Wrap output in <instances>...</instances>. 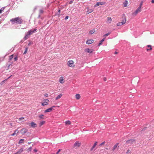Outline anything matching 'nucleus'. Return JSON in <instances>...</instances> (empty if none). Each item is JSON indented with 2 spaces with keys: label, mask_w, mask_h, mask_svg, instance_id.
Listing matches in <instances>:
<instances>
[{
  "label": "nucleus",
  "mask_w": 154,
  "mask_h": 154,
  "mask_svg": "<svg viewBox=\"0 0 154 154\" xmlns=\"http://www.w3.org/2000/svg\"><path fill=\"white\" fill-rule=\"evenodd\" d=\"M24 140V139H20L19 141V142H18V143L19 144H20V143H23V141Z\"/></svg>",
  "instance_id": "473e14b6"
},
{
  "label": "nucleus",
  "mask_w": 154,
  "mask_h": 154,
  "mask_svg": "<svg viewBox=\"0 0 154 154\" xmlns=\"http://www.w3.org/2000/svg\"><path fill=\"white\" fill-rule=\"evenodd\" d=\"M30 124L32 128H34L37 127L36 124L33 122H32Z\"/></svg>",
  "instance_id": "f8f14e48"
},
{
  "label": "nucleus",
  "mask_w": 154,
  "mask_h": 154,
  "mask_svg": "<svg viewBox=\"0 0 154 154\" xmlns=\"http://www.w3.org/2000/svg\"><path fill=\"white\" fill-rule=\"evenodd\" d=\"M44 12V11L42 9H40L39 11V14H41Z\"/></svg>",
  "instance_id": "72a5a7b5"
},
{
  "label": "nucleus",
  "mask_w": 154,
  "mask_h": 154,
  "mask_svg": "<svg viewBox=\"0 0 154 154\" xmlns=\"http://www.w3.org/2000/svg\"><path fill=\"white\" fill-rule=\"evenodd\" d=\"M62 96V95L61 94H59L56 97L55 100H57L58 99L60 98H61V97Z\"/></svg>",
  "instance_id": "4be33fe9"
},
{
  "label": "nucleus",
  "mask_w": 154,
  "mask_h": 154,
  "mask_svg": "<svg viewBox=\"0 0 154 154\" xmlns=\"http://www.w3.org/2000/svg\"><path fill=\"white\" fill-rule=\"evenodd\" d=\"M105 3V2H97V3L94 5V7H96L100 5H104Z\"/></svg>",
  "instance_id": "423d86ee"
},
{
  "label": "nucleus",
  "mask_w": 154,
  "mask_h": 154,
  "mask_svg": "<svg viewBox=\"0 0 154 154\" xmlns=\"http://www.w3.org/2000/svg\"><path fill=\"white\" fill-rule=\"evenodd\" d=\"M94 41L93 39H88L86 42V44L88 45H89L93 43Z\"/></svg>",
  "instance_id": "39448f33"
},
{
  "label": "nucleus",
  "mask_w": 154,
  "mask_h": 154,
  "mask_svg": "<svg viewBox=\"0 0 154 154\" xmlns=\"http://www.w3.org/2000/svg\"><path fill=\"white\" fill-rule=\"evenodd\" d=\"M136 140L133 139H130L126 141V143L128 144L131 145L133 143H135Z\"/></svg>",
  "instance_id": "20e7f679"
},
{
  "label": "nucleus",
  "mask_w": 154,
  "mask_h": 154,
  "mask_svg": "<svg viewBox=\"0 0 154 154\" xmlns=\"http://www.w3.org/2000/svg\"><path fill=\"white\" fill-rule=\"evenodd\" d=\"M26 124H27V125H28V123H26Z\"/></svg>",
  "instance_id": "e2e57ef3"
},
{
  "label": "nucleus",
  "mask_w": 154,
  "mask_h": 154,
  "mask_svg": "<svg viewBox=\"0 0 154 154\" xmlns=\"http://www.w3.org/2000/svg\"><path fill=\"white\" fill-rule=\"evenodd\" d=\"M129 151L130 150H128L127 151V152H126V153H128L129 152Z\"/></svg>",
  "instance_id": "bf43d9fd"
},
{
  "label": "nucleus",
  "mask_w": 154,
  "mask_h": 154,
  "mask_svg": "<svg viewBox=\"0 0 154 154\" xmlns=\"http://www.w3.org/2000/svg\"><path fill=\"white\" fill-rule=\"evenodd\" d=\"M119 144V143H117L114 146L112 149L113 151H114L116 148Z\"/></svg>",
  "instance_id": "412c9836"
},
{
  "label": "nucleus",
  "mask_w": 154,
  "mask_h": 154,
  "mask_svg": "<svg viewBox=\"0 0 154 154\" xmlns=\"http://www.w3.org/2000/svg\"><path fill=\"white\" fill-rule=\"evenodd\" d=\"M44 115L43 114H41L38 116V117L40 119H44Z\"/></svg>",
  "instance_id": "bb28decb"
},
{
  "label": "nucleus",
  "mask_w": 154,
  "mask_h": 154,
  "mask_svg": "<svg viewBox=\"0 0 154 154\" xmlns=\"http://www.w3.org/2000/svg\"><path fill=\"white\" fill-rule=\"evenodd\" d=\"M27 130L25 128L22 129L21 132L23 134H26L27 132Z\"/></svg>",
  "instance_id": "9d476101"
},
{
  "label": "nucleus",
  "mask_w": 154,
  "mask_h": 154,
  "mask_svg": "<svg viewBox=\"0 0 154 154\" xmlns=\"http://www.w3.org/2000/svg\"><path fill=\"white\" fill-rule=\"evenodd\" d=\"M75 97L77 100H79L80 97V96L79 94H76L75 95Z\"/></svg>",
  "instance_id": "5701e85b"
},
{
  "label": "nucleus",
  "mask_w": 154,
  "mask_h": 154,
  "mask_svg": "<svg viewBox=\"0 0 154 154\" xmlns=\"http://www.w3.org/2000/svg\"><path fill=\"white\" fill-rule=\"evenodd\" d=\"M45 121H42V122H40L39 123V126H41L43 124H44L45 123Z\"/></svg>",
  "instance_id": "a878e982"
},
{
  "label": "nucleus",
  "mask_w": 154,
  "mask_h": 154,
  "mask_svg": "<svg viewBox=\"0 0 154 154\" xmlns=\"http://www.w3.org/2000/svg\"><path fill=\"white\" fill-rule=\"evenodd\" d=\"M67 64L68 66L71 67H73L75 66L73 61L71 60H70L68 62Z\"/></svg>",
  "instance_id": "7ed1b4c3"
},
{
  "label": "nucleus",
  "mask_w": 154,
  "mask_h": 154,
  "mask_svg": "<svg viewBox=\"0 0 154 154\" xmlns=\"http://www.w3.org/2000/svg\"><path fill=\"white\" fill-rule=\"evenodd\" d=\"M8 125L12 126L13 125V124L12 123H10L9 124H8Z\"/></svg>",
  "instance_id": "49530a36"
},
{
  "label": "nucleus",
  "mask_w": 154,
  "mask_h": 154,
  "mask_svg": "<svg viewBox=\"0 0 154 154\" xmlns=\"http://www.w3.org/2000/svg\"><path fill=\"white\" fill-rule=\"evenodd\" d=\"M52 110V108H51V107L50 108H48V109L45 110L44 111V112H51Z\"/></svg>",
  "instance_id": "a211bd4d"
},
{
  "label": "nucleus",
  "mask_w": 154,
  "mask_h": 154,
  "mask_svg": "<svg viewBox=\"0 0 154 154\" xmlns=\"http://www.w3.org/2000/svg\"><path fill=\"white\" fill-rule=\"evenodd\" d=\"M24 119V118L22 117L19 118L18 119V120L20 121H22Z\"/></svg>",
  "instance_id": "e433bc0d"
},
{
  "label": "nucleus",
  "mask_w": 154,
  "mask_h": 154,
  "mask_svg": "<svg viewBox=\"0 0 154 154\" xmlns=\"http://www.w3.org/2000/svg\"><path fill=\"white\" fill-rule=\"evenodd\" d=\"M105 142H102V143H101L100 145V146H101L103 145L104 144V143H105Z\"/></svg>",
  "instance_id": "de8ad7c7"
},
{
  "label": "nucleus",
  "mask_w": 154,
  "mask_h": 154,
  "mask_svg": "<svg viewBox=\"0 0 154 154\" xmlns=\"http://www.w3.org/2000/svg\"><path fill=\"white\" fill-rule=\"evenodd\" d=\"M143 2H141L140 4V6L138 7H140V8L141 9V8Z\"/></svg>",
  "instance_id": "ea45409f"
},
{
  "label": "nucleus",
  "mask_w": 154,
  "mask_h": 154,
  "mask_svg": "<svg viewBox=\"0 0 154 154\" xmlns=\"http://www.w3.org/2000/svg\"><path fill=\"white\" fill-rule=\"evenodd\" d=\"M141 9L140 8V7H138L136 10L133 13V15H136L138 12H140Z\"/></svg>",
  "instance_id": "0eeeda50"
},
{
  "label": "nucleus",
  "mask_w": 154,
  "mask_h": 154,
  "mask_svg": "<svg viewBox=\"0 0 154 154\" xmlns=\"http://www.w3.org/2000/svg\"><path fill=\"white\" fill-rule=\"evenodd\" d=\"M6 81V80H3V81H2L0 83V85H3V84H4L5 82V81Z\"/></svg>",
  "instance_id": "c9c22d12"
},
{
  "label": "nucleus",
  "mask_w": 154,
  "mask_h": 154,
  "mask_svg": "<svg viewBox=\"0 0 154 154\" xmlns=\"http://www.w3.org/2000/svg\"><path fill=\"white\" fill-rule=\"evenodd\" d=\"M88 10L87 11L86 13L87 14H88L93 12L94 11L93 9H89L88 8H87Z\"/></svg>",
  "instance_id": "2eb2a0df"
},
{
  "label": "nucleus",
  "mask_w": 154,
  "mask_h": 154,
  "mask_svg": "<svg viewBox=\"0 0 154 154\" xmlns=\"http://www.w3.org/2000/svg\"><path fill=\"white\" fill-rule=\"evenodd\" d=\"M110 33V32H108V33H106V34H105L104 35H103V37H104V38H105V37L106 36H107L109 35Z\"/></svg>",
  "instance_id": "2f4dec72"
},
{
  "label": "nucleus",
  "mask_w": 154,
  "mask_h": 154,
  "mask_svg": "<svg viewBox=\"0 0 154 154\" xmlns=\"http://www.w3.org/2000/svg\"><path fill=\"white\" fill-rule=\"evenodd\" d=\"M151 2L152 3H154V0H151Z\"/></svg>",
  "instance_id": "13d9d810"
},
{
  "label": "nucleus",
  "mask_w": 154,
  "mask_h": 154,
  "mask_svg": "<svg viewBox=\"0 0 154 154\" xmlns=\"http://www.w3.org/2000/svg\"><path fill=\"white\" fill-rule=\"evenodd\" d=\"M105 38H103L100 42V43L98 44V46H99L101 45L102 44V42H103L105 40Z\"/></svg>",
  "instance_id": "6ab92c4d"
},
{
  "label": "nucleus",
  "mask_w": 154,
  "mask_h": 154,
  "mask_svg": "<svg viewBox=\"0 0 154 154\" xmlns=\"http://www.w3.org/2000/svg\"><path fill=\"white\" fill-rule=\"evenodd\" d=\"M65 124L66 125H70L71 124V122L70 121H69V120H67L65 122Z\"/></svg>",
  "instance_id": "cd10ccee"
},
{
  "label": "nucleus",
  "mask_w": 154,
  "mask_h": 154,
  "mask_svg": "<svg viewBox=\"0 0 154 154\" xmlns=\"http://www.w3.org/2000/svg\"><path fill=\"white\" fill-rule=\"evenodd\" d=\"M146 128H144L142 130V131H141L142 132V131H143V130H146Z\"/></svg>",
  "instance_id": "6e6d98bb"
},
{
  "label": "nucleus",
  "mask_w": 154,
  "mask_h": 154,
  "mask_svg": "<svg viewBox=\"0 0 154 154\" xmlns=\"http://www.w3.org/2000/svg\"><path fill=\"white\" fill-rule=\"evenodd\" d=\"M18 133H19V131L18 130L16 129L14 131V133L13 134H12L11 135V136H14L16 134H17Z\"/></svg>",
  "instance_id": "dca6fc26"
},
{
  "label": "nucleus",
  "mask_w": 154,
  "mask_h": 154,
  "mask_svg": "<svg viewBox=\"0 0 154 154\" xmlns=\"http://www.w3.org/2000/svg\"><path fill=\"white\" fill-rule=\"evenodd\" d=\"M80 145V143L78 141H76L74 145V147H76V148H77L79 147Z\"/></svg>",
  "instance_id": "6e6552de"
},
{
  "label": "nucleus",
  "mask_w": 154,
  "mask_h": 154,
  "mask_svg": "<svg viewBox=\"0 0 154 154\" xmlns=\"http://www.w3.org/2000/svg\"><path fill=\"white\" fill-rule=\"evenodd\" d=\"M31 42H29L28 43V46H30L31 44Z\"/></svg>",
  "instance_id": "3c124183"
},
{
  "label": "nucleus",
  "mask_w": 154,
  "mask_h": 154,
  "mask_svg": "<svg viewBox=\"0 0 154 154\" xmlns=\"http://www.w3.org/2000/svg\"><path fill=\"white\" fill-rule=\"evenodd\" d=\"M18 59L17 57V56L15 57L14 58V61H16Z\"/></svg>",
  "instance_id": "58836bf2"
},
{
  "label": "nucleus",
  "mask_w": 154,
  "mask_h": 154,
  "mask_svg": "<svg viewBox=\"0 0 154 154\" xmlns=\"http://www.w3.org/2000/svg\"><path fill=\"white\" fill-rule=\"evenodd\" d=\"M85 51L86 52L89 53L91 54L92 53L93 51L91 50H90L89 48H86L85 50Z\"/></svg>",
  "instance_id": "ddd939ff"
},
{
  "label": "nucleus",
  "mask_w": 154,
  "mask_h": 154,
  "mask_svg": "<svg viewBox=\"0 0 154 154\" xmlns=\"http://www.w3.org/2000/svg\"><path fill=\"white\" fill-rule=\"evenodd\" d=\"M107 21L109 23H110L112 20V19L110 17H107Z\"/></svg>",
  "instance_id": "c85d7f7f"
},
{
  "label": "nucleus",
  "mask_w": 154,
  "mask_h": 154,
  "mask_svg": "<svg viewBox=\"0 0 154 154\" xmlns=\"http://www.w3.org/2000/svg\"><path fill=\"white\" fill-rule=\"evenodd\" d=\"M147 47H148L150 48L149 49H147V51H148L149 50H151L152 49V48L151 47V45H147Z\"/></svg>",
  "instance_id": "c756f323"
},
{
  "label": "nucleus",
  "mask_w": 154,
  "mask_h": 154,
  "mask_svg": "<svg viewBox=\"0 0 154 154\" xmlns=\"http://www.w3.org/2000/svg\"><path fill=\"white\" fill-rule=\"evenodd\" d=\"M123 24L121 22H119L117 24V25L118 26H122Z\"/></svg>",
  "instance_id": "f704fd0d"
},
{
  "label": "nucleus",
  "mask_w": 154,
  "mask_h": 154,
  "mask_svg": "<svg viewBox=\"0 0 154 154\" xmlns=\"http://www.w3.org/2000/svg\"><path fill=\"white\" fill-rule=\"evenodd\" d=\"M11 76H12V75L10 76L8 78H7L6 79V80L7 81V80H8V79H9Z\"/></svg>",
  "instance_id": "603ef678"
},
{
  "label": "nucleus",
  "mask_w": 154,
  "mask_h": 154,
  "mask_svg": "<svg viewBox=\"0 0 154 154\" xmlns=\"http://www.w3.org/2000/svg\"><path fill=\"white\" fill-rule=\"evenodd\" d=\"M13 56H14L13 55H12L11 56H10V57H9L10 60H11L13 58Z\"/></svg>",
  "instance_id": "4c0bfd02"
},
{
  "label": "nucleus",
  "mask_w": 154,
  "mask_h": 154,
  "mask_svg": "<svg viewBox=\"0 0 154 154\" xmlns=\"http://www.w3.org/2000/svg\"><path fill=\"white\" fill-rule=\"evenodd\" d=\"M60 10L59 9L58 10V13H57L58 14H60Z\"/></svg>",
  "instance_id": "a18cd8bd"
},
{
  "label": "nucleus",
  "mask_w": 154,
  "mask_h": 154,
  "mask_svg": "<svg viewBox=\"0 0 154 154\" xmlns=\"http://www.w3.org/2000/svg\"><path fill=\"white\" fill-rule=\"evenodd\" d=\"M49 101V100H48V99L46 100L44 102L42 103V106H44L45 105H47L48 104V102Z\"/></svg>",
  "instance_id": "9b49d317"
},
{
  "label": "nucleus",
  "mask_w": 154,
  "mask_h": 154,
  "mask_svg": "<svg viewBox=\"0 0 154 154\" xmlns=\"http://www.w3.org/2000/svg\"><path fill=\"white\" fill-rule=\"evenodd\" d=\"M68 18H69V16H66L65 17L64 19L65 20H67V19H68Z\"/></svg>",
  "instance_id": "37998d69"
},
{
  "label": "nucleus",
  "mask_w": 154,
  "mask_h": 154,
  "mask_svg": "<svg viewBox=\"0 0 154 154\" xmlns=\"http://www.w3.org/2000/svg\"><path fill=\"white\" fill-rule=\"evenodd\" d=\"M55 107H56L55 106H52V107H51V108H52V109H53V108Z\"/></svg>",
  "instance_id": "5fc2aeb1"
},
{
  "label": "nucleus",
  "mask_w": 154,
  "mask_h": 154,
  "mask_svg": "<svg viewBox=\"0 0 154 154\" xmlns=\"http://www.w3.org/2000/svg\"><path fill=\"white\" fill-rule=\"evenodd\" d=\"M48 94H45V96L46 97H48Z\"/></svg>",
  "instance_id": "8fccbe9b"
},
{
  "label": "nucleus",
  "mask_w": 154,
  "mask_h": 154,
  "mask_svg": "<svg viewBox=\"0 0 154 154\" xmlns=\"http://www.w3.org/2000/svg\"><path fill=\"white\" fill-rule=\"evenodd\" d=\"M36 7H35L34 9V10H36Z\"/></svg>",
  "instance_id": "680f3d73"
},
{
  "label": "nucleus",
  "mask_w": 154,
  "mask_h": 154,
  "mask_svg": "<svg viewBox=\"0 0 154 154\" xmlns=\"http://www.w3.org/2000/svg\"><path fill=\"white\" fill-rule=\"evenodd\" d=\"M28 49V47H26L25 48V51H24V53H23V54H26L27 51V50Z\"/></svg>",
  "instance_id": "7c9ffc66"
},
{
  "label": "nucleus",
  "mask_w": 154,
  "mask_h": 154,
  "mask_svg": "<svg viewBox=\"0 0 154 154\" xmlns=\"http://www.w3.org/2000/svg\"><path fill=\"white\" fill-rule=\"evenodd\" d=\"M41 14H39V15H38V18H40L41 17Z\"/></svg>",
  "instance_id": "4d7b16f0"
},
{
  "label": "nucleus",
  "mask_w": 154,
  "mask_h": 154,
  "mask_svg": "<svg viewBox=\"0 0 154 154\" xmlns=\"http://www.w3.org/2000/svg\"><path fill=\"white\" fill-rule=\"evenodd\" d=\"M95 30L94 29H92L89 32V34H92L95 32Z\"/></svg>",
  "instance_id": "b1692460"
},
{
  "label": "nucleus",
  "mask_w": 154,
  "mask_h": 154,
  "mask_svg": "<svg viewBox=\"0 0 154 154\" xmlns=\"http://www.w3.org/2000/svg\"><path fill=\"white\" fill-rule=\"evenodd\" d=\"M128 2L127 0H126L125 1V2H124L123 4V6L124 7H126L127 6V5L128 4Z\"/></svg>",
  "instance_id": "4468645a"
},
{
  "label": "nucleus",
  "mask_w": 154,
  "mask_h": 154,
  "mask_svg": "<svg viewBox=\"0 0 154 154\" xmlns=\"http://www.w3.org/2000/svg\"><path fill=\"white\" fill-rule=\"evenodd\" d=\"M103 80H104V81H106V80H107L106 78H105V77L104 78H103Z\"/></svg>",
  "instance_id": "864d4df0"
},
{
  "label": "nucleus",
  "mask_w": 154,
  "mask_h": 154,
  "mask_svg": "<svg viewBox=\"0 0 154 154\" xmlns=\"http://www.w3.org/2000/svg\"><path fill=\"white\" fill-rule=\"evenodd\" d=\"M61 149H58V150L56 154H58V153H59V152L61 151Z\"/></svg>",
  "instance_id": "a19ab883"
},
{
  "label": "nucleus",
  "mask_w": 154,
  "mask_h": 154,
  "mask_svg": "<svg viewBox=\"0 0 154 154\" xmlns=\"http://www.w3.org/2000/svg\"><path fill=\"white\" fill-rule=\"evenodd\" d=\"M33 151L35 152H36L37 151V150L36 149H35L33 150Z\"/></svg>",
  "instance_id": "09e8293b"
},
{
  "label": "nucleus",
  "mask_w": 154,
  "mask_h": 154,
  "mask_svg": "<svg viewBox=\"0 0 154 154\" xmlns=\"http://www.w3.org/2000/svg\"><path fill=\"white\" fill-rule=\"evenodd\" d=\"M118 53V52L116 51H115V54H117Z\"/></svg>",
  "instance_id": "052dcab7"
},
{
  "label": "nucleus",
  "mask_w": 154,
  "mask_h": 154,
  "mask_svg": "<svg viewBox=\"0 0 154 154\" xmlns=\"http://www.w3.org/2000/svg\"><path fill=\"white\" fill-rule=\"evenodd\" d=\"M10 21L11 22L12 24H20L22 23L23 20L20 18L17 17L11 19Z\"/></svg>",
  "instance_id": "f257e3e1"
},
{
  "label": "nucleus",
  "mask_w": 154,
  "mask_h": 154,
  "mask_svg": "<svg viewBox=\"0 0 154 154\" xmlns=\"http://www.w3.org/2000/svg\"><path fill=\"white\" fill-rule=\"evenodd\" d=\"M5 8V7H2L1 9H0V10H1L2 12V11H3L4 10Z\"/></svg>",
  "instance_id": "c03bdc74"
},
{
  "label": "nucleus",
  "mask_w": 154,
  "mask_h": 154,
  "mask_svg": "<svg viewBox=\"0 0 154 154\" xmlns=\"http://www.w3.org/2000/svg\"><path fill=\"white\" fill-rule=\"evenodd\" d=\"M24 151V149L23 148H21L18 151L15 153L14 154H21Z\"/></svg>",
  "instance_id": "1a4fd4ad"
},
{
  "label": "nucleus",
  "mask_w": 154,
  "mask_h": 154,
  "mask_svg": "<svg viewBox=\"0 0 154 154\" xmlns=\"http://www.w3.org/2000/svg\"><path fill=\"white\" fill-rule=\"evenodd\" d=\"M59 82L60 83L62 84L64 82L63 81V77L62 76H61L60 77L59 80Z\"/></svg>",
  "instance_id": "f3484780"
},
{
  "label": "nucleus",
  "mask_w": 154,
  "mask_h": 154,
  "mask_svg": "<svg viewBox=\"0 0 154 154\" xmlns=\"http://www.w3.org/2000/svg\"><path fill=\"white\" fill-rule=\"evenodd\" d=\"M37 30L36 28L34 29H31L29 30L27 32L25 33V35L23 39L24 40H26L29 37V36L33 33L35 32Z\"/></svg>",
  "instance_id": "f03ea898"
},
{
  "label": "nucleus",
  "mask_w": 154,
  "mask_h": 154,
  "mask_svg": "<svg viewBox=\"0 0 154 154\" xmlns=\"http://www.w3.org/2000/svg\"><path fill=\"white\" fill-rule=\"evenodd\" d=\"M97 142H95L93 146L91 148V151H92L93 149L95 148V147L96 146V145H97Z\"/></svg>",
  "instance_id": "aec40b11"
},
{
  "label": "nucleus",
  "mask_w": 154,
  "mask_h": 154,
  "mask_svg": "<svg viewBox=\"0 0 154 154\" xmlns=\"http://www.w3.org/2000/svg\"><path fill=\"white\" fill-rule=\"evenodd\" d=\"M73 0H72L70 1L69 2V4H72L73 3Z\"/></svg>",
  "instance_id": "79ce46f5"
},
{
  "label": "nucleus",
  "mask_w": 154,
  "mask_h": 154,
  "mask_svg": "<svg viewBox=\"0 0 154 154\" xmlns=\"http://www.w3.org/2000/svg\"><path fill=\"white\" fill-rule=\"evenodd\" d=\"M126 18H124L123 20H122V23L123 24H124L126 22Z\"/></svg>",
  "instance_id": "393cba45"
}]
</instances>
